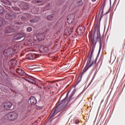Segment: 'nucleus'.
Listing matches in <instances>:
<instances>
[{
  "label": "nucleus",
  "mask_w": 125,
  "mask_h": 125,
  "mask_svg": "<svg viewBox=\"0 0 125 125\" xmlns=\"http://www.w3.org/2000/svg\"><path fill=\"white\" fill-rule=\"evenodd\" d=\"M3 54L4 56H7V57H13L15 54V49L11 47L8 48L4 50Z\"/></svg>",
  "instance_id": "obj_2"
},
{
  "label": "nucleus",
  "mask_w": 125,
  "mask_h": 125,
  "mask_svg": "<svg viewBox=\"0 0 125 125\" xmlns=\"http://www.w3.org/2000/svg\"><path fill=\"white\" fill-rule=\"evenodd\" d=\"M26 81H27L28 82V83H35V80H34V79L30 78H27Z\"/></svg>",
  "instance_id": "obj_19"
},
{
  "label": "nucleus",
  "mask_w": 125,
  "mask_h": 125,
  "mask_svg": "<svg viewBox=\"0 0 125 125\" xmlns=\"http://www.w3.org/2000/svg\"><path fill=\"white\" fill-rule=\"evenodd\" d=\"M21 19L22 21H25V20H26V17L24 16L21 17Z\"/></svg>",
  "instance_id": "obj_29"
},
{
  "label": "nucleus",
  "mask_w": 125,
  "mask_h": 125,
  "mask_svg": "<svg viewBox=\"0 0 125 125\" xmlns=\"http://www.w3.org/2000/svg\"><path fill=\"white\" fill-rule=\"evenodd\" d=\"M89 40L91 41L92 51H94V48H95V45H96L97 41L95 40V37L94 36H91L89 37Z\"/></svg>",
  "instance_id": "obj_6"
},
{
  "label": "nucleus",
  "mask_w": 125,
  "mask_h": 125,
  "mask_svg": "<svg viewBox=\"0 0 125 125\" xmlns=\"http://www.w3.org/2000/svg\"><path fill=\"white\" fill-rule=\"evenodd\" d=\"M75 93H76V89H74L72 91L71 95L69 96V101H68V96L69 95V92H68L66 94V97L56 104L57 106L52 110L51 113L50 114V118H53V117L55 116L56 114L59 113L60 111L64 110L68 102H70L71 100L74 99L73 96H74Z\"/></svg>",
  "instance_id": "obj_1"
},
{
  "label": "nucleus",
  "mask_w": 125,
  "mask_h": 125,
  "mask_svg": "<svg viewBox=\"0 0 125 125\" xmlns=\"http://www.w3.org/2000/svg\"><path fill=\"white\" fill-rule=\"evenodd\" d=\"M5 13L6 19H12L14 17V12L8 13V11L4 10L2 7H0V14Z\"/></svg>",
  "instance_id": "obj_3"
},
{
  "label": "nucleus",
  "mask_w": 125,
  "mask_h": 125,
  "mask_svg": "<svg viewBox=\"0 0 125 125\" xmlns=\"http://www.w3.org/2000/svg\"><path fill=\"white\" fill-rule=\"evenodd\" d=\"M2 47V46L1 45H0V50Z\"/></svg>",
  "instance_id": "obj_35"
},
{
  "label": "nucleus",
  "mask_w": 125,
  "mask_h": 125,
  "mask_svg": "<svg viewBox=\"0 0 125 125\" xmlns=\"http://www.w3.org/2000/svg\"><path fill=\"white\" fill-rule=\"evenodd\" d=\"M23 37H24V34L20 33V34H18L14 35V41H17L18 40H20L22 39V38H23Z\"/></svg>",
  "instance_id": "obj_12"
},
{
  "label": "nucleus",
  "mask_w": 125,
  "mask_h": 125,
  "mask_svg": "<svg viewBox=\"0 0 125 125\" xmlns=\"http://www.w3.org/2000/svg\"><path fill=\"white\" fill-rule=\"evenodd\" d=\"M79 123H80V121H79V120L76 119L75 120V124H79Z\"/></svg>",
  "instance_id": "obj_30"
},
{
  "label": "nucleus",
  "mask_w": 125,
  "mask_h": 125,
  "mask_svg": "<svg viewBox=\"0 0 125 125\" xmlns=\"http://www.w3.org/2000/svg\"><path fill=\"white\" fill-rule=\"evenodd\" d=\"M9 63L13 65V64H15V63H16V61L15 59H12L10 61Z\"/></svg>",
  "instance_id": "obj_21"
},
{
  "label": "nucleus",
  "mask_w": 125,
  "mask_h": 125,
  "mask_svg": "<svg viewBox=\"0 0 125 125\" xmlns=\"http://www.w3.org/2000/svg\"><path fill=\"white\" fill-rule=\"evenodd\" d=\"M32 30H33V29L31 27H29L27 29V32H31Z\"/></svg>",
  "instance_id": "obj_26"
},
{
  "label": "nucleus",
  "mask_w": 125,
  "mask_h": 125,
  "mask_svg": "<svg viewBox=\"0 0 125 125\" xmlns=\"http://www.w3.org/2000/svg\"><path fill=\"white\" fill-rule=\"evenodd\" d=\"M6 118L9 120V121H16L18 118V114L15 112H11L6 114Z\"/></svg>",
  "instance_id": "obj_4"
},
{
  "label": "nucleus",
  "mask_w": 125,
  "mask_h": 125,
  "mask_svg": "<svg viewBox=\"0 0 125 125\" xmlns=\"http://www.w3.org/2000/svg\"><path fill=\"white\" fill-rule=\"evenodd\" d=\"M37 37L38 38L40 41H42L45 39V34H44V33H40L37 35Z\"/></svg>",
  "instance_id": "obj_13"
},
{
  "label": "nucleus",
  "mask_w": 125,
  "mask_h": 125,
  "mask_svg": "<svg viewBox=\"0 0 125 125\" xmlns=\"http://www.w3.org/2000/svg\"><path fill=\"white\" fill-rule=\"evenodd\" d=\"M31 23H32V22H33V21H31Z\"/></svg>",
  "instance_id": "obj_39"
},
{
  "label": "nucleus",
  "mask_w": 125,
  "mask_h": 125,
  "mask_svg": "<svg viewBox=\"0 0 125 125\" xmlns=\"http://www.w3.org/2000/svg\"><path fill=\"white\" fill-rule=\"evenodd\" d=\"M56 123H57V122H58V121H59V115H58L57 117H56Z\"/></svg>",
  "instance_id": "obj_31"
},
{
  "label": "nucleus",
  "mask_w": 125,
  "mask_h": 125,
  "mask_svg": "<svg viewBox=\"0 0 125 125\" xmlns=\"http://www.w3.org/2000/svg\"><path fill=\"white\" fill-rule=\"evenodd\" d=\"M67 22L68 24H72L75 22V15L70 14L67 17Z\"/></svg>",
  "instance_id": "obj_7"
},
{
  "label": "nucleus",
  "mask_w": 125,
  "mask_h": 125,
  "mask_svg": "<svg viewBox=\"0 0 125 125\" xmlns=\"http://www.w3.org/2000/svg\"><path fill=\"white\" fill-rule=\"evenodd\" d=\"M103 88V85H102L101 86H100V91H101Z\"/></svg>",
  "instance_id": "obj_34"
},
{
  "label": "nucleus",
  "mask_w": 125,
  "mask_h": 125,
  "mask_svg": "<svg viewBox=\"0 0 125 125\" xmlns=\"http://www.w3.org/2000/svg\"><path fill=\"white\" fill-rule=\"evenodd\" d=\"M54 15H49L47 16V19L48 20H52L53 19V17H54Z\"/></svg>",
  "instance_id": "obj_20"
},
{
  "label": "nucleus",
  "mask_w": 125,
  "mask_h": 125,
  "mask_svg": "<svg viewBox=\"0 0 125 125\" xmlns=\"http://www.w3.org/2000/svg\"><path fill=\"white\" fill-rule=\"evenodd\" d=\"M36 10V8H33L32 10V13H33L34 14H37V13H38V12L36 11V12H34V10Z\"/></svg>",
  "instance_id": "obj_28"
},
{
  "label": "nucleus",
  "mask_w": 125,
  "mask_h": 125,
  "mask_svg": "<svg viewBox=\"0 0 125 125\" xmlns=\"http://www.w3.org/2000/svg\"><path fill=\"white\" fill-rule=\"evenodd\" d=\"M2 26V19L0 17V27H1Z\"/></svg>",
  "instance_id": "obj_27"
},
{
  "label": "nucleus",
  "mask_w": 125,
  "mask_h": 125,
  "mask_svg": "<svg viewBox=\"0 0 125 125\" xmlns=\"http://www.w3.org/2000/svg\"><path fill=\"white\" fill-rule=\"evenodd\" d=\"M1 2L3 3V5H11V2L8 0H1Z\"/></svg>",
  "instance_id": "obj_16"
},
{
  "label": "nucleus",
  "mask_w": 125,
  "mask_h": 125,
  "mask_svg": "<svg viewBox=\"0 0 125 125\" xmlns=\"http://www.w3.org/2000/svg\"><path fill=\"white\" fill-rule=\"evenodd\" d=\"M6 9H7L9 11H10L11 10V8L9 7H6Z\"/></svg>",
  "instance_id": "obj_32"
},
{
  "label": "nucleus",
  "mask_w": 125,
  "mask_h": 125,
  "mask_svg": "<svg viewBox=\"0 0 125 125\" xmlns=\"http://www.w3.org/2000/svg\"><path fill=\"white\" fill-rule=\"evenodd\" d=\"M94 51H91V52L89 54L88 56V58L91 59L92 58V55L93 54V52Z\"/></svg>",
  "instance_id": "obj_23"
},
{
  "label": "nucleus",
  "mask_w": 125,
  "mask_h": 125,
  "mask_svg": "<svg viewBox=\"0 0 125 125\" xmlns=\"http://www.w3.org/2000/svg\"><path fill=\"white\" fill-rule=\"evenodd\" d=\"M22 7L23 9H27L28 7H29V6H28V4H27V3H24L22 5Z\"/></svg>",
  "instance_id": "obj_22"
},
{
  "label": "nucleus",
  "mask_w": 125,
  "mask_h": 125,
  "mask_svg": "<svg viewBox=\"0 0 125 125\" xmlns=\"http://www.w3.org/2000/svg\"><path fill=\"white\" fill-rule=\"evenodd\" d=\"M111 11V8H110L105 13L106 14H108V13H109V12H110Z\"/></svg>",
  "instance_id": "obj_33"
},
{
  "label": "nucleus",
  "mask_w": 125,
  "mask_h": 125,
  "mask_svg": "<svg viewBox=\"0 0 125 125\" xmlns=\"http://www.w3.org/2000/svg\"><path fill=\"white\" fill-rule=\"evenodd\" d=\"M101 18H102V15H101Z\"/></svg>",
  "instance_id": "obj_38"
},
{
  "label": "nucleus",
  "mask_w": 125,
  "mask_h": 125,
  "mask_svg": "<svg viewBox=\"0 0 125 125\" xmlns=\"http://www.w3.org/2000/svg\"><path fill=\"white\" fill-rule=\"evenodd\" d=\"M30 102L31 105H35V104H37V99H36V98L32 96L30 98Z\"/></svg>",
  "instance_id": "obj_14"
},
{
  "label": "nucleus",
  "mask_w": 125,
  "mask_h": 125,
  "mask_svg": "<svg viewBox=\"0 0 125 125\" xmlns=\"http://www.w3.org/2000/svg\"><path fill=\"white\" fill-rule=\"evenodd\" d=\"M26 59H28V60H33L35 59V57L32 54H28L26 56Z\"/></svg>",
  "instance_id": "obj_17"
},
{
  "label": "nucleus",
  "mask_w": 125,
  "mask_h": 125,
  "mask_svg": "<svg viewBox=\"0 0 125 125\" xmlns=\"http://www.w3.org/2000/svg\"><path fill=\"white\" fill-rule=\"evenodd\" d=\"M92 1H96V0H92Z\"/></svg>",
  "instance_id": "obj_36"
},
{
  "label": "nucleus",
  "mask_w": 125,
  "mask_h": 125,
  "mask_svg": "<svg viewBox=\"0 0 125 125\" xmlns=\"http://www.w3.org/2000/svg\"><path fill=\"white\" fill-rule=\"evenodd\" d=\"M85 28H84V27L79 25L77 29V33L79 36L82 35V34H83L84 32V30Z\"/></svg>",
  "instance_id": "obj_8"
},
{
  "label": "nucleus",
  "mask_w": 125,
  "mask_h": 125,
  "mask_svg": "<svg viewBox=\"0 0 125 125\" xmlns=\"http://www.w3.org/2000/svg\"><path fill=\"white\" fill-rule=\"evenodd\" d=\"M97 61V59H96L95 62H93L91 63H90V62H91V59H89V58H88L87 64L85 67V68L83 70V72L81 75V78L82 77H83V73H84V72H86V71H87V70H88V69L90 68V67H91V66H92L93 64H95V63H96Z\"/></svg>",
  "instance_id": "obj_5"
},
{
  "label": "nucleus",
  "mask_w": 125,
  "mask_h": 125,
  "mask_svg": "<svg viewBox=\"0 0 125 125\" xmlns=\"http://www.w3.org/2000/svg\"><path fill=\"white\" fill-rule=\"evenodd\" d=\"M42 1H43V0H35V2L37 3H40L41 2H42Z\"/></svg>",
  "instance_id": "obj_25"
},
{
  "label": "nucleus",
  "mask_w": 125,
  "mask_h": 125,
  "mask_svg": "<svg viewBox=\"0 0 125 125\" xmlns=\"http://www.w3.org/2000/svg\"><path fill=\"white\" fill-rule=\"evenodd\" d=\"M77 3L78 4V5H82L83 4L82 0H76Z\"/></svg>",
  "instance_id": "obj_24"
},
{
  "label": "nucleus",
  "mask_w": 125,
  "mask_h": 125,
  "mask_svg": "<svg viewBox=\"0 0 125 125\" xmlns=\"http://www.w3.org/2000/svg\"><path fill=\"white\" fill-rule=\"evenodd\" d=\"M5 110L4 104H1L0 105V112H2Z\"/></svg>",
  "instance_id": "obj_18"
},
{
  "label": "nucleus",
  "mask_w": 125,
  "mask_h": 125,
  "mask_svg": "<svg viewBox=\"0 0 125 125\" xmlns=\"http://www.w3.org/2000/svg\"><path fill=\"white\" fill-rule=\"evenodd\" d=\"M16 72L19 75H20L21 76H23L24 74H25V72L23 70L20 68H17L16 70Z\"/></svg>",
  "instance_id": "obj_15"
},
{
  "label": "nucleus",
  "mask_w": 125,
  "mask_h": 125,
  "mask_svg": "<svg viewBox=\"0 0 125 125\" xmlns=\"http://www.w3.org/2000/svg\"><path fill=\"white\" fill-rule=\"evenodd\" d=\"M50 5V4L48 3L47 6H49Z\"/></svg>",
  "instance_id": "obj_37"
},
{
  "label": "nucleus",
  "mask_w": 125,
  "mask_h": 125,
  "mask_svg": "<svg viewBox=\"0 0 125 125\" xmlns=\"http://www.w3.org/2000/svg\"><path fill=\"white\" fill-rule=\"evenodd\" d=\"M14 32H15V30L10 26L7 27L5 29V33L6 34H11V33Z\"/></svg>",
  "instance_id": "obj_11"
},
{
  "label": "nucleus",
  "mask_w": 125,
  "mask_h": 125,
  "mask_svg": "<svg viewBox=\"0 0 125 125\" xmlns=\"http://www.w3.org/2000/svg\"><path fill=\"white\" fill-rule=\"evenodd\" d=\"M96 41L99 42H100V47L99 51L100 52L101 50V48H102V40H101V36L99 34H97V37L95 38Z\"/></svg>",
  "instance_id": "obj_10"
},
{
  "label": "nucleus",
  "mask_w": 125,
  "mask_h": 125,
  "mask_svg": "<svg viewBox=\"0 0 125 125\" xmlns=\"http://www.w3.org/2000/svg\"><path fill=\"white\" fill-rule=\"evenodd\" d=\"M5 110H13L14 106L12 105V104L10 102L6 103L4 104Z\"/></svg>",
  "instance_id": "obj_9"
}]
</instances>
